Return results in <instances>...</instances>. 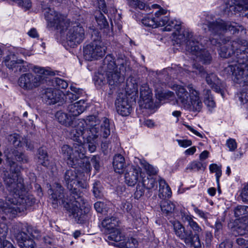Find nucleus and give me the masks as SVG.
<instances>
[{
    "mask_svg": "<svg viewBox=\"0 0 248 248\" xmlns=\"http://www.w3.org/2000/svg\"><path fill=\"white\" fill-rule=\"evenodd\" d=\"M64 181L69 190L66 197L63 188L58 183L55 184L53 189H49V194L52 200L53 207L56 208L58 204H62L78 223H82L85 219L86 214L89 212L90 207L81 195L80 188L85 189L87 185L85 181L80 180L75 169L66 171Z\"/></svg>",
    "mask_w": 248,
    "mask_h": 248,
    "instance_id": "f257e3e1",
    "label": "nucleus"
},
{
    "mask_svg": "<svg viewBox=\"0 0 248 248\" xmlns=\"http://www.w3.org/2000/svg\"><path fill=\"white\" fill-rule=\"evenodd\" d=\"M6 189L11 196L6 198L5 201L0 198V219L5 221L16 217L31 206L35 202L32 195L27 194L22 179L16 175H6L4 178Z\"/></svg>",
    "mask_w": 248,
    "mask_h": 248,
    "instance_id": "f03ea898",
    "label": "nucleus"
},
{
    "mask_svg": "<svg viewBox=\"0 0 248 248\" xmlns=\"http://www.w3.org/2000/svg\"><path fill=\"white\" fill-rule=\"evenodd\" d=\"M224 44L220 48L219 55L224 58L230 57L233 54H236L238 64L230 65L226 68V70L234 76L233 80L237 83L244 84L247 82L248 78V56L246 51V46L244 44H248L247 42H243V40L238 39L237 41H229L225 40Z\"/></svg>",
    "mask_w": 248,
    "mask_h": 248,
    "instance_id": "7ed1b4c3",
    "label": "nucleus"
},
{
    "mask_svg": "<svg viewBox=\"0 0 248 248\" xmlns=\"http://www.w3.org/2000/svg\"><path fill=\"white\" fill-rule=\"evenodd\" d=\"M42 5L44 11L45 18L47 21V27L55 28L59 30L61 34L66 33L67 42L71 47H74L78 44L81 43L85 37V31L83 28L80 24H72L69 20L62 14L56 12L53 9Z\"/></svg>",
    "mask_w": 248,
    "mask_h": 248,
    "instance_id": "20e7f679",
    "label": "nucleus"
},
{
    "mask_svg": "<svg viewBox=\"0 0 248 248\" xmlns=\"http://www.w3.org/2000/svg\"><path fill=\"white\" fill-rule=\"evenodd\" d=\"M175 42L180 46H185L187 52L196 56L203 63L209 64L211 62L212 57L209 53L203 48L189 30L179 32L176 36Z\"/></svg>",
    "mask_w": 248,
    "mask_h": 248,
    "instance_id": "39448f33",
    "label": "nucleus"
},
{
    "mask_svg": "<svg viewBox=\"0 0 248 248\" xmlns=\"http://www.w3.org/2000/svg\"><path fill=\"white\" fill-rule=\"evenodd\" d=\"M84 144L74 143L72 146L64 144L61 147V153L72 167H79L84 172H90L91 166L89 158L85 155Z\"/></svg>",
    "mask_w": 248,
    "mask_h": 248,
    "instance_id": "423d86ee",
    "label": "nucleus"
},
{
    "mask_svg": "<svg viewBox=\"0 0 248 248\" xmlns=\"http://www.w3.org/2000/svg\"><path fill=\"white\" fill-rule=\"evenodd\" d=\"M86 123L90 126L89 130H87L86 137L88 143V149L91 153L94 152L96 146L92 141L96 139L99 135L106 139L110 134L109 120L103 117L100 120L94 115L88 116Z\"/></svg>",
    "mask_w": 248,
    "mask_h": 248,
    "instance_id": "0eeeda50",
    "label": "nucleus"
},
{
    "mask_svg": "<svg viewBox=\"0 0 248 248\" xmlns=\"http://www.w3.org/2000/svg\"><path fill=\"white\" fill-rule=\"evenodd\" d=\"M189 93L183 86L177 85L175 91L177 96L176 102L182 108L192 111L199 112L203 105L200 97V93L192 85L187 86Z\"/></svg>",
    "mask_w": 248,
    "mask_h": 248,
    "instance_id": "6e6552de",
    "label": "nucleus"
},
{
    "mask_svg": "<svg viewBox=\"0 0 248 248\" xmlns=\"http://www.w3.org/2000/svg\"><path fill=\"white\" fill-rule=\"evenodd\" d=\"M33 71L35 74H23L18 78V85L24 90L31 91L38 87L45 82L47 76L52 74V72L38 66H34Z\"/></svg>",
    "mask_w": 248,
    "mask_h": 248,
    "instance_id": "1a4fd4ad",
    "label": "nucleus"
},
{
    "mask_svg": "<svg viewBox=\"0 0 248 248\" xmlns=\"http://www.w3.org/2000/svg\"><path fill=\"white\" fill-rule=\"evenodd\" d=\"M173 230L175 234L186 244H190L195 248L201 247V243L199 234L202 231V229L195 221L189 225L194 232L193 234L191 230H187L179 221L173 223Z\"/></svg>",
    "mask_w": 248,
    "mask_h": 248,
    "instance_id": "9d476101",
    "label": "nucleus"
},
{
    "mask_svg": "<svg viewBox=\"0 0 248 248\" xmlns=\"http://www.w3.org/2000/svg\"><path fill=\"white\" fill-rule=\"evenodd\" d=\"M107 46L100 39H94L87 45L83 50L85 60L91 61L103 57L106 53Z\"/></svg>",
    "mask_w": 248,
    "mask_h": 248,
    "instance_id": "9b49d317",
    "label": "nucleus"
},
{
    "mask_svg": "<svg viewBox=\"0 0 248 248\" xmlns=\"http://www.w3.org/2000/svg\"><path fill=\"white\" fill-rule=\"evenodd\" d=\"M7 159L9 160L10 168L9 171H7L4 173V178H5L8 175L13 176L17 174L18 177H20L22 179L24 184L23 179L19 174L21 167L17 165L14 160H16L20 163H25L28 162L27 157L24 154L19 152L17 150H14L11 153H9L7 155Z\"/></svg>",
    "mask_w": 248,
    "mask_h": 248,
    "instance_id": "f8f14e48",
    "label": "nucleus"
},
{
    "mask_svg": "<svg viewBox=\"0 0 248 248\" xmlns=\"http://www.w3.org/2000/svg\"><path fill=\"white\" fill-rule=\"evenodd\" d=\"M207 25L209 30L213 33L217 35H220L225 31H232L234 33L239 31L237 27V24L232 23L230 22H226L221 19H218L213 21H207Z\"/></svg>",
    "mask_w": 248,
    "mask_h": 248,
    "instance_id": "ddd939ff",
    "label": "nucleus"
},
{
    "mask_svg": "<svg viewBox=\"0 0 248 248\" xmlns=\"http://www.w3.org/2000/svg\"><path fill=\"white\" fill-rule=\"evenodd\" d=\"M144 173L138 166L128 165L125 168L124 173L125 182L129 186H134L137 183L144 179Z\"/></svg>",
    "mask_w": 248,
    "mask_h": 248,
    "instance_id": "4468645a",
    "label": "nucleus"
},
{
    "mask_svg": "<svg viewBox=\"0 0 248 248\" xmlns=\"http://www.w3.org/2000/svg\"><path fill=\"white\" fill-rule=\"evenodd\" d=\"M87 118L86 120H78L75 122L76 124L74 127L70 130L69 132L70 138L74 141L77 142L76 143L83 144L82 140L86 139L87 136L85 134V128L84 124H85L88 126V130H89L90 126L86 123Z\"/></svg>",
    "mask_w": 248,
    "mask_h": 248,
    "instance_id": "2eb2a0df",
    "label": "nucleus"
},
{
    "mask_svg": "<svg viewBox=\"0 0 248 248\" xmlns=\"http://www.w3.org/2000/svg\"><path fill=\"white\" fill-rule=\"evenodd\" d=\"M235 216L237 217H241L239 222L236 228V231L239 235L246 234L248 232V218L247 217V207L239 206L234 210Z\"/></svg>",
    "mask_w": 248,
    "mask_h": 248,
    "instance_id": "dca6fc26",
    "label": "nucleus"
},
{
    "mask_svg": "<svg viewBox=\"0 0 248 248\" xmlns=\"http://www.w3.org/2000/svg\"><path fill=\"white\" fill-rule=\"evenodd\" d=\"M120 72L106 73L107 78V83L110 86V89L114 88L124 80L123 73L126 71V64L123 62L120 65Z\"/></svg>",
    "mask_w": 248,
    "mask_h": 248,
    "instance_id": "f3484780",
    "label": "nucleus"
},
{
    "mask_svg": "<svg viewBox=\"0 0 248 248\" xmlns=\"http://www.w3.org/2000/svg\"><path fill=\"white\" fill-rule=\"evenodd\" d=\"M193 72L195 73L197 75H200L201 77H203L206 75V82L211 87H214L215 85L217 86L219 84H220L219 78L214 73L206 74L203 67L200 64L198 63L193 64Z\"/></svg>",
    "mask_w": 248,
    "mask_h": 248,
    "instance_id": "a211bd4d",
    "label": "nucleus"
},
{
    "mask_svg": "<svg viewBox=\"0 0 248 248\" xmlns=\"http://www.w3.org/2000/svg\"><path fill=\"white\" fill-rule=\"evenodd\" d=\"M115 105L118 113L123 116H128L132 110L127 97L124 95L122 94L117 97L115 101Z\"/></svg>",
    "mask_w": 248,
    "mask_h": 248,
    "instance_id": "6ab92c4d",
    "label": "nucleus"
},
{
    "mask_svg": "<svg viewBox=\"0 0 248 248\" xmlns=\"http://www.w3.org/2000/svg\"><path fill=\"white\" fill-rule=\"evenodd\" d=\"M14 236L21 248H34V242L31 238H29V236L25 232L18 230L15 231Z\"/></svg>",
    "mask_w": 248,
    "mask_h": 248,
    "instance_id": "aec40b11",
    "label": "nucleus"
},
{
    "mask_svg": "<svg viewBox=\"0 0 248 248\" xmlns=\"http://www.w3.org/2000/svg\"><path fill=\"white\" fill-rule=\"evenodd\" d=\"M226 10L231 13L242 11H246L248 10V3L247 0H233L231 2L229 1L226 3Z\"/></svg>",
    "mask_w": 248,
    "mask_h": 248,
    "instance_id": "412c9836",
    "label": "nucleus"
},
{
    "mask_svg": "<svg viewBox=\"0 0 248 248\" xmlns=\"http://www.w3.org/2000/svg\"><path fill=\"white\" fill-rule=\"evenodd\" d=\"M62 92L52 88L47 89L43 94V98L48 104H54L61 101Z\"/></svg>",
    "mask_w": 248,
    "mask_h": 248,
    "instance_id": "4be33fe9",
    "label": "nucleus"
},
{
    "mask_svg": "<svg viewBox=\"0 0 248 248\" xmlns=\"http://www.w3.org/2000/svg\"><path fill=\"white\" fill-rule=\"evenodd\" d=\"M86 108L85 101L81 99L74 104L69 105L67 107V110L74 119L75 117H77L82 113Z\"/></svg>",
    "mask_w": 248,
    "mask_h": 248,
    "instance_id": "5701e85b",
    "label": "nucleus"
},
{
    "mask_svg": "<svg viewBox=\"0 0 248 248\" xmlns=\"http://www.w3.org/2000/svg\"><path fill=\"white\" fill-rule=\"evenodd\" d=\"M140 96L142 100L140 102L141 105L144 108H149L152 107V95L148 87L142 86L140 88Z\"/></svg>",
    "mask_w": 248,
    "mask_h": 248,
    "instance_id": "b1692460",
    "label": "nucleus"
},
{
    "mask_svg": "<svg viewBox=\"0 0 248 248\" xmlns=\"http://www.w3.org/2000/svg\"><path fill=\"white\" fill-rule=\"evenodd\" d=\"M107 233L108 234V235L107 236V240L109 245L117 247L118 243H121L123 240H124V235L116 227Z\"/></svg>",
    "mask_w": 248,
    "mask_h": 248,
    "instance_id": "393cba45",
    "label": "nucleus"
},
{
    "mask_svg": "<svg viewBox=\"0 0 248 248\" xmlns=\"http://www.w3.org/2000/svg\"><path fill=\"white\" fill-rule=\"evenodd\" d=\"M118 225L117 219L113 217H105L99 226L101 231L104 233L109 232L111 230L114 229Z\"/></svg>",
    "mask_w": 248,
    "mask_h": 248,
    "instance_id": "a878e982",
    "label": "nucleus"
},
{
    "mask_svg": "<svg viewBox=\"0 0 248 248\" xmlns=\"http://www.w3.org/2000/svg\"><path fill=\"white\" fill-rule=\"evenodd\" d=\"M23 61L22 60H15V55L14 54H10L5 57L3 62L9 69L14 71L15 72H17L19 66Z\"/></svg>",
    "mask_w": 248,
    "mask_h": 248,
    "instance_id": "bb28decb",
    "label": "nucleus"
},
{
    "mask_svg": "<svg viewBox=\"0 0 248 248\" xmlns=\"http://www.w3.org/2000/svg\"><path fill=\"white\" fill-rule=\"evenodd\" d=\"M113 166L116 172H123L124 169L126 167L124 157L120 154L116 155L113 158Z\"/></svg>",
    "mask_w": 248,
    "mask_h": 248,
    "instance_id": "cd10ccee",
    "label": "nucleus"
},
{
    "mask_svg": "<svg viewBox=\"0 0 248 248\" xmlns=\"http://www.w3.org/2000/svg\"><path fill=\"white\" fill-rule=\"evenodd\" d=\"M114 58L111 55H108L103 61V68L106 73L117 71Z\"/></svg>",
    "mask_w": 248,
    "mask_h": 248,
    "instance_id": "c85d7f7f",
    "label": "nucleus"
},
{
    "mask_svg": "<svg viewBox=\"0 0 248 248\" xmlns=\"http://www.w3.org/2000/svg\"><path fill=\"white\" fill-rule=\"evenodd\" d=\"M167 11L162 8L155 12V19L157 23V27L158 26H163L167 24L169 21V18L167 16Z\"/></svg>",
    "mask_w": 248,
    "mask_h": 248,
    "instance_id": "c756f323",
    "label": "nucleus"
},
{
    "mask_svg": "<svg viewBox=\"0 0 248 248\" xmlns=\"http://www.w3.org/2000/svg\"><path fill=\"white\" fill-rule=\"evenodd\" d=\"M56 118L58 121L66 126L72 125L74 122V118L69 113L63 112L62 111H58L56 114Z\"/></svg>",
    "mask_w": 248,
    "mask_h": 248,
    "instance_id": "7c9ffc66",
    "label": "nucleus"
},
{
    "mask_svg": "<svg viewBox=\"0 0 248 248\" xmlns=\"http://www.w3.org/2000/svg\"><path fill=\"white\" fill-rule=\"evenodd\" d=\"M204 102L205 105L209 109L213 108L216 106V103L214 100L213 97L211 94L210 90L206 89L203 91Z\"/></svg>",
    "mask_w": 248,
    "mask_h": 248,
    "instance_id": "2f4dec72",
    "label": "nucleus"
},
{
    "mask_svg": "<svg viewBox=\"0 0 248 248\" xmlns=\"http://www.w3.org/2000/svg\"><path fill=\"white\" fill-rule=\"evenodd\" d=\"M38 163L45 167L49 165V160L47 153L46 149L40 148L38 150Z\"/></svg>",
    "mask_w": 248,
    "mask_h": 248,
    "instance_id": "473e14b6",
    "label": "nucleus"
},
{
    "mask_svg": "<svg viewBox=\"0 0 248 248\" xmlns=\"http://www.w3.org/2000/svg\"><path fill=\"white\" fill-rule=\"evenodd\" d=\"M138 244V241L134 238H128L117 244V247L121 248H135Z\"/></svg>",
    "mask_w": 248,
    "mask_h": 248,
    "instance_id": "72a5a7b5",
    "label": "nucleus"
},
{
    "mask_svg": "<svg viewBox=\"0 0 248 248\" xmlns=\"http://www.w3.org/2000/svg\"><path fill=\"white\" fill-rule=\"evenodd\" d=\"M160 208L163 213L168 215L173 212L175 205L170 201L164 200L160 202Z\"/></svg>",
    "mask_w": 248,
    "mask_h": 248,
    "instance_id": "f704fd0d",
    "label": "nucleus"
},
{
    "mask_svg": "<svg viewBox=\"0 0 248 248\" xmlns=\"http://www.w3.org/2000/svg\"><path fill=\"white\" fill-rule=\"evenodd\" d=\"M135 162L138 163L139 161L140 164L142 166L144 169L146 170L147 173L150 175H154L157 174V170L152 165L148 163L145 160H141L139 158H135Z\"/></svg>",
    "mask_w": 248,
    "mask_h": 248,
    "instance_id": "c9c22d12",
    "label": "nucleus"
},
{
    "mask_svg": "<svg viewBox=\"0 0 248 248\" xmlns=\"http://www.w3.org/2000/svg\"><path fill=\"white\" fill-rule=\"evenodd\" d=\"M16 147H22L25 145L26 148L29 150H32L33 148V145L30 141L26 139H23L19 136L15 144H14Z\"/></svg>",
    "mask_w": 248,
    "mask_h": 248,
    "instance_id": "e433bc0d",
    "label": "nucleus"
},
{
    "mask_svg": "<svg viewBox=\"0 0 248 248\" xmlns=\"http://www.w3.org/2000/svg\"><path fill=\"white\" fill-rule=\"evenodd\" d=\"M248 78V76L247 77ZM248 78H247V81L245 84L242 83L240 84V85H242V87H246L244 90L242 91L239 94H238V96L239 97V101L241 102V105H246L247 106V103L248 102V95H247V87L248 85ZM240 84V83H239Z\"/></svg>",
    "mask_w": 248,
    "mask_h": 248,
    "instance_id": "4c0bfd02",
    "label": "nucleus"
},
{
    "mask_svg": "<svg viewBox=\"0 0 248 248\" xmlns=\"http://www.w3.org/2000/svg\"><path fill=\"white\" fill-rule=\"evenodd\" d=\"M145 183V179H143L142 180L137 183L138 185L136 187V190L135 192V196L137 198H140L144 194L146 186V184Z\"/></svg>",
    "mask_w": 248,
    "mask_h": 248,
    "instance_id": "58836bf2",
    "label": "nucleus"
},
{
    "mask_svg": "<svg viewBox=\"0 0 248 248\" xmlns=\"http://www.w3.org/2000/svg\"><path fill=\"white\" fill-rule=\"evenodd\" d=\"M102 186L101 183L96 181L93 184V192L96 198H101L102 196Z\"/></svg>",
    "mask_w": 248,
    "mask_h": 248,
    "instance_id": "ea45409f",
    "label": "nucleus"
},
{
    "mask_svg": "<svg viewBox=\"0 0 248 248\" xmlns=\"http://www.w3.org/2000/svg\"><path fill=\"white\" fill-rule=\"evenodd\" d=\"M142 23L144 26L147 27H152L153 28H157V23L155 21V17H144L142 19Z\"/></svg>",
    "mask_w": 248,
    "mask_h": 248,
    "instance_id": "a19ab883",
    "label": "nucleus"
},
{
    "mask_svg": "<svg viewBox=\"0 0 248 248\" xmlns=\"http://www.w3.org/2000/svg\"><path fill=\"white\" fill-rule=\"evenodd\" d=\"M209 169L211 172H215L216 176L217 182L219 186V177L221 176L222 171L221 167L216 164H212L210 165Z\"/></svg>",
    "mask_w": 248,
    "mask_h": 248,
    "instance_id": "79ce46f5",
    "label": "nucleus"
},
{
    "mask_svg": "<svg viewBox=\"0 0 248 248\" xmlns=\"http://www.w3.org/2000/svg\"><path fill=\"white\" fill-rule=\"evenodd\" d=\"M106 77L104 74L101 73H98L94 78V80L96 86L98 87H102L107 83L106 80Z\"/></svg>",
    "mask_w": 248,
    "mask_h": 248,
    "instance_id": "37998d69",
    "label": "nucleus"
},
{
    "mask_svg": "<svg viewBox=\"0 0 248 248\" xmlns=\"http://www.w3.org/2000/svg\"><path fill=\"white\" fill-rule=\"evenodd\" d=\"M8 232L7 225L3 223H0V248H2V242L5 239Z\"/></svg>",
    "mask_w": 248,
    "mask_h": 248,
    "instance_id": "c03bdc74",
    "label": "nucleus"
},
{
    "mask_svg": "<svg viewBox=\"0 0 248 248\" xmlns=\"http://www.w3.org/2000/svg\"><path fill=\"white\" fill-rule=\"evenodd\" d=\"M28 233L33 238L39 239L42 236L40 231L37 228L32 227H29L27 228Z\"/></svg>",
    "mask_w": 248,
    "mask_h": 248,
    "instance_id": "a18cd8bd",
    "label": "nucleus"
},
{
    "mask_svg": "<svg viewBox=\"0 0 248 248\" xmlns=\"http://www.w3.org/2000/svg\"><path fill=\"white\" fill-rule=\"evenodd\" d=\"M95 19L100 28H106L108 25L106 17L101 13H99L98 16H96Z\"/></svg>",
    "mask_w": 248,
    "mask_h": 248,
    "instance_id": "49530a36",
    "label": "nucleus"
},
{
    "mask_svg": "<svg viewBox=\"0 0 248 248\" xmlns=\"http://www.w3.org/2000/svg\"><path fill=\"white\" fill-rule=\"evenodd\" d=\"M202 168H203V170L205 169V167H203L202 163L197 161H193L188 165L186 169L190 170H194L199 171L201 170Z\"/></svg>",
    "mask_w": 248,
    "mask_h": 248,
    "instance_id": "de8ad7c7",
    "label": "nucleus"
},
{
    "mask_svg": "<svg viewBox=\"0 0 248 248\" xmlns=\"http://www.w3.org/2000/svg\"><path fill=\"white\" fill-rule=\"evenodd\" d=\"M171 194V191L169 185L163 189H159L158 196L161 199L169 197Z\"/></svg>",
    "mask_w": 248,
    "mask_h": 248,
    "instance_id": "09e8293b",
    "label": "nucleus"
},
{
    "mask_svg": "<svg viewBox=\"0 0 248 248\" xmlns=\"http://www.w3.org/2000/svg\"><path fill=\"white\" fill-rule=\"evenodd\" d=\"M168 25L166 27V31H170L171 28H174L177 31L180 29L181 23L180 21L177 20L169 21Z\"/></svg>",
    "mask_w": 248,
    "mask_h": 248,
    "instance_id": "8fccbe9b",
    "label": "nucleus"
},
{
    "mask_svg": "<svg viewBox=\"0 0 248 248\" xmlns=\"http://www.w3.org/2000/svg\"><path fill=\"white\" fill-rule=\"evenodd\" d=\"M54 82L59 88L66 89L68 85L66 81L59 78H55Z\"/></svg>",
    "mask_w": 248,
    "mask_h": 248,
    "instance_id": "3c124183",
    "label": "nucleus"
},
{
    "mask_svg": "<svg viewBox=\"0 0 248 248\" xmlns=\"http://www.w3.org/2000/svg\"><path fill=\"white\" fill-rule=\"evenodd\" d=\"M127 3L130 6L134 8L138 7L141 9L143 7V3L139 0H127Z\"/></svg>",
    "mask_w": 248,
    "mask_h": 248,
    "instance_id": "603ef678",
    "label": "nucleus"
},
{
    "mask_svg": "<svg viewBox=\"0 0 248 248\" xmlns=\"http://www.w3.org/2000/svg\"><path fill=\"white\" fill-rule=\"evenodd\" d=\"M226 145L230 151H234L237 148V143L235 140L231 138L227 140Z\"/></svg>",
    "mask_w": 248,
    "mask_h": 248,
    "instance_id": "864d4df0",
    "label": "nucleus"
},
{
    "mask_svg": "<svg viewBox=\"0 0 248 248\" xmlns=\"http://www.w3.org/2000/svg\"><path fill=\"white\" fill-rule=\"evenodd\" d=\"M240 196L244 202H247L248 200V186L246 185L243 187Z\"/></svg>",
    "mask_w": 248,
    "mask_h": 248,
    "instance_id": "5fc2aeb1",
    "label": "nucleus"
},
{
    "mask_svg": "<svg viewBox=\"0 0 248 248\" xmlns=\"http://www.w3.org/2000/svg\"><path fill=\"white\" fill-rule=\"evenodd\" d=\"M29 70V67L28 66V63L24 61L22 63H21L19 66L18 69L17 70V72L23 73L27 72Z\"/></svg>",
    "mask_w": 248,
    "mask_h": 248,
    "instance_id": "6e6d98bb",
    "label": "nucleus"
},
{
    "mask_svg": "<svg viewBox=\"0 0 248 248\" xmlns=\"http://www.w3.org/2000/svg\"><path fill=\"white\" fill-rule=\"evenodd\" d=\"M65 98L66 100H68L70 102H72L76 100L77 99H78L79 98L75 94H74L72 92H69L68 91L65 95Z\"/></svg>",
    "mask_w": 248,
    "mask_h": 248,
    "instance_id": "4d7b16f0",
    "label": "nucleus"
},
{
    "mask_svg": "<svg viewBox=\"0 0 248 248\" xmlns=\"http://www.w3.org/2000/svg\"><path fill=\"white\" fill-rule=\"evenodd\" d=\"M70 89L71 92L75 94L78 98H79L84 93V92L82 89L77 88L74 86H71Z\"/></svg>",
    "mask_w": 248,
    "mask_h": 248,
    "instance_id": "13d9d810",
    "label": "nucleus"
},
{
    "mask_svg": "<svg viewBox=\"0 0 248 248\" xmlns=\"http://www.w3.org/2000/svg\"><path fill=\"white\" fill-rule=\"evenodd\" d=\"M105 206L104 203L101 202H97L94 204L95 210L98 213H102L103 212Z\"/></svg>",
    "mask_w": 248,
    "mask_h": 248,
    "instance_id": "bf43d9fd",
    "label": "nucleus"
},
{
    "mask_svg": "<svg viewBox=\"0 0 248 248\" xmlns=\"http://www.w3.org/2000/svg\"><path fill=\"white\" fill-rule=\"evenodd\" d=\"M179 145L183 147H186L192 145V141L188 140H177Z\"/></svg>",
    "mask_w": 248,
    "mask_h": 248,
    "instance_id": "052dcab7",
    "label": "nucleus"
},
{
    "mask_svg": "<svg viewBox=\"0 0 248 248\" xmlns=\"http://www.w3.org/2000/svg\"><path fill=\"white\" fill-rule=\"evenodd\" d=\"M91 162L95 170L98 171L100 168L99 158L94 156L91 159Z\"/></svg>",
    "mask_w": 248,
    "mask_h": 248,
    "instance_id": "680f3d73",
    "label": "nucleus"
},
{
    "mask_svg": "<svg viewBox=\"0 0 248 248\" xmlns=\"http://www.w3.org/2000/svg\"><path fill=\"white\" fill-rule=\"evenodd\" d=\"M132 208V205L128 202H123L121 205V208L124 212H128Z\"/></svg>",
    "mask_w": 248,
    "mask_h": 248,
    "instance_id": "e2e57ef3",
    "label": "nucleus"
},
{
    "mask_svg": "<svg viewBox=\"0 0 248 248\" xmlns=\"http://www.w3.org/2000/svg\"><path fill=\"white\" fill-rule=\"evenodd\" d=\"M213 235L210 232L207 231L205 232V241L206 245L208 246L211 244L212 241Z\"/></svg>",
    "mask_w": 248,
    "mask_h": 248,
    "instance_id": "0e129e2a",
    "label": "nucleus"
},
{
    "mask_svg": "<svg viewBox=\"0 0 248 248\" xmlns=\"http://www.w3.org/2000/svg\"><path fill=\"white\" fill-rule=\"evenodd\" d=\"M248 241L245 239L240 237L236 239V242L238 245L242 247V248H248L247 243Z\"/></svg>",
    "mask_w": 248,
    "mask_h": 248,
    "instance_id": "69168bd1",
    "label": "nucleus"
},
{
    "mask_svg": "<svg viewBox=\"0 0 248 248\" xmlns=\"http://www.w3.org/2000/svg\"><path fill=\"white\" fill-rule=\"evenodd\" d=\"M219 248H232V244L229 240L224 241L219 245Z\"/></svg>",
    "mask_w": 248,
    "mask_h": 248,
    "instance_id": "338daca9",
    "label": "nucleus"
},
{
    "mask_svg": "<svg viewBox=\"0 0 248 248\" xmlns=\"http://www.w3.org/2000/svg\"><path fill=\"white\" fill-rule=\"evenodd\" d=\"M156 186V182L153 179H148V183L146 184L145 187L147 189H152Z\"/></svg>",
    "mask_w": 248,
    "mask_h": 248,
    "instance_id": "774afa93",
    "label": "nucleus"
}]
</instances>
